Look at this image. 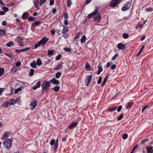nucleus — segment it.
<instances>
[{
  "instance_id": "24",
  "label": "nucleus",
  "mask_w": 153,
  "mask_h": 153,
  "mask_svg": "<svg viewBox=\"0 0 153 153\" xmlns=\"http://www.w3.org/2000/svg\"><path fill=\"white\" fill-rule=\"evenodd\" d=\"M117 107H114L112 108H108L107 110L109 112H112L115 111L117 109Z\"/></svg>"
},
{
  "instance_id": "18",
  "label": "nucleus",
  "mask_w": 153,
  "mask_h": 153,
  "mask_svg": "<svg viewBox=\"0 0 153 153\" xmlns=\"http://www.w3.org/2000/svg\"><path fill=\"white\" fill-rule=\"evenodd\" d=\"M58 146V139H57L55 143L54 144V151H56Z\"/></svg>"
},
{
  "instance_id": "12",
  "label": "nucleus",
  "mask_w": 153,
  "mask_h": 153,
  "mask_svg": "<svg viewBox=\"0 0 153 153\" xmlns=\"http://www.w3.org/2000/svg\"><path fill=\"white\" fill-rule=\"evenodd\" d=\"M126 46L122 43H119L118 44L117 48L119 50H122L125 48Z\"/></svg>"
},
{
  "instance_id": "48",
  "label": "nucleus",
  "mask_w": 153,
  "mask_h": 153,
  "mask_svg": "<svg viewBox=\"0 0 153 153\" xmlns=\"http://www.w3.org/2000/svg\"><path fill=\"white\" fill-rule=\"evenodd\" d=\"M63 50L69 52V53L71 52V50L68 47L64 48Z\"/></svg>"
},
{
  "instance_id": "7",
  "label": "nucleus",
  "mask_w": 153,
  "mask_h": 153,
  "mask_svg": "<svg viewBox=\"0 0 153 153\" xmlns=\"http://www.w3.org/2000/svg\"><path fill=\"white\" fill-rule=\"evenodd\" d=\"M37 105V102L35 100L31 101L30 104V108L31 110H33Z\"/></svg>"
},
{
  "instance_id": "29",
  "label": "nucleus",
  "mask_w": 153,
  "mask_h": 153,
  "mask_svg": "<svg viewBox=\"0 0 153 153\" xmlns=\"http://www.w3.org/2000/svg\"><path fill=\"white\" fill-rule=\"evenodd\" d=\"M133 102H128L127 103V104L126 105V108L127 109H128L131 106L133 105Z\"/></svg>"
},
{
  "instance_id": "47",
  "label": "nucleus",
  "mask_w": 153,
  "mask_h": 153,
  "mask_svg": "<svg viewBox=\"0 0 153 153\" xmlns=\"http://www.w3.org/2000/svg\"><path fill=\"white\" fill-rule=\"evenodd\" d=\"M128 135L127 134H124L122 136L123 138L124 139H126L128 137Z\"/></svg>"
},
{
  "instance_id": "52",
  "label": "nucleus",
  "mask_w": 153,
  "mask_h": 153,
  "mask_svg": "<svg viewBox=\"0 0 153 153\" xmlns=\"http://www.w3.org/2000/svg\"><path fill=\"white\" fill-rule=\"evenodd\" d=\"M36 86L38 88H39L41 86V83L39 81H38L36 83Z\"/></svg>"
},
{
  "instance_id": "19",
  "label": "nucleus",
  "mask_w": 153,
  "mask_h": 153,
  "mask_svg": "<svg viewBox=\"0 0 153 153\" xmlns=\"http://www.w3.org/2000/svg\"><path fill=\"white\" fill-rule=\"evenodd\" d=\"M29 14L28 13L26 12H25L24 13L22 16V18L23 19H25L26 18H27Z\"/></svg>"
},
{
  "instance_id": "56",
  "label": "nucleus",
  "mask_w": 153,
  "mask_h": 153,
  "mask_svg": "<svg viewBox=\"0 0 153 153\" xmlns=\"http://www.w3.org/2000/svg\"><path fill=\"white\" fill-rule=\"evenodd\" d=\"M116 68V65L115 64L113 65L111 67V70H114Z\"/></svg>"
},
{
  "instance_id": "20",
  "label": "nucleus",
  "mask_w": 153,
  "mask_h": 153,
  "mask_svg": "<svg viewBox=\"0 0 153 153\" xmlns=\"http://www.w3.org/2000/svg\"><path fill=\"white\" fill-rule=\"evenodd\" d=\"M6 34V32L4 30L0 29V36H3Z\"/></svg>"
},
{
  "instance_id": "33",
  "label": "nucleus",
  "mask_w": 153,
  "mask_h": 153,
  "mask_svg": "<svg viewBox=\"0 0 153 153\" xmlns=\"http://www.w3.org/2000/svg\"><path fill=\"white\" fill-rule=\"evenodd\" d=\"M86 39V36L85 35H83L82 36L81 39V43H83L84 42Z\"/></svg>"
},
{
  "instance_id": "43",
  "label": "nucleus",
  "mask_w": 153,
  "mask_h": 153,
  "mask_svg": "<svg viewBox=\"0 0 153 153\" xmlns=\"http://www.w3.org/2000/svg\"><path fill=\"white\" fill-rule=\"evenodd\" d=\"M35 20V18L33 17L30 16L29 17V18H28V20L29 21H32Z\"/></svg>"
},
{
  "instance_id": "49",
  "label": "nucleus",
  "mask_w": 153,
  "mask_h": 153,
  "mask_svg": "<svg viewBox=\"0 0 153 153\" xmlns=\"http://www.w3.org/2000/svg\"><path fill=\"white\" fill-rule=\"evenodd\" d=\"M5 88H0V95H2V92L5 91Z\"/></svg>"
},
{
  "instance_id": "6",
  "label": "nucleus",
  "mask_w": 153,
  "mask_h": 153,
  "mask_svg": "<svg viewBox=\"0 0 153 153\" xmlns=\"http://www.w3.org/2000/svg\"><path fill=\"white\" fill-rule=\"evenodd\" d=\"M92 79V75L87 76L85 79V84L86 86H88Z\"/></svg>"
},
{
  "instance_id": "21",
  "label": "nucleus",
  "mask_w": 153,
  "mask_h": 153,
  "mask_svg": "<svg viewBox=\"0 0 153 153\" xmlns=\"http://www.w3.org/2000/svg\"><path fill=\"white\" fill-rule=\"evenodd\" d=\"M41 24V22L39 21H36L32 24V26L36 27Z\"/></svg>"
},
{
  "instance_id": "30",
  "label": "nucleus",
  "mask_w": 153,
  "mask_h": 153,
  "mask_svg": "<svg viewBox=\"0 0 153 153\" xmlns=\"http://www.w3.org/2000/svg\"><path fill=\"white\" fill-rule=\"evenodd\" d=\"M60 87L58 86H55L53 88V89L55 91H57L59 90Z\"/></svg>"
},
{
  "instance_id": "16",
  "label": "nucleus",
  "mask_w": 153,
  "mask_h": 153,
  "mask_svg": "<svg viewBox=\"0 0 153 153\" xmlns=\"http://www.w3.org/2000/svg\"><path fill=\"white\" fill-rule=\"evenodd\" d=\"M119 57V54L118 53H116L113 56L112 58V60H115L116 59H118Z\"/></svg>"
},
{
  "instance_id": "50",
  "label": "nucleus",
  "mask_w": 153,
  "mask_h": 153,
  "mask_svg": "<svg viewBox=\"0 0 153 153\" xmlns=\"http://www.w3.org/2000/svg\"><path fill=\"white\" fill-rule=\"evenodd\" d=\"M41 45L40 43H39V42H38L34 46V48L35 49L37 48L38 47Z\"/></svg>"
},
{
  "instance_id": "4",
  "label": "nucleus",
  "mask_w": 153,
  "mask_h": 153,
  "mask_svg": "<svg viewBox=\"0 0 153 153\" xmlns=\"http://www.w3.org/2000/svg\"><path fill=\"white\" fill-rule=\"evenodd\" d=\"M121 1V0H112L110 5L111 7H115Z\"/></svg>"
},
{
  "instance_id": "2",
  "label": "nucleus",
  "mask_w": 153,
  "mask_h": 153,
  "mask_svg": "<svg viewBox=\"0 0 153 153\" xmlns=\"http://www.w3.org/2000/svg\"><path fill=\"white\" fill-rule=\"evenodd\" d=\"M12 141L9 139H8L7 140L4 142L3 144L4 146L7 149H10L12 146Z\"/></svg>"
},
{
  "instance_id": "31",
  "label": "nucleus",
  "mask_w": 153,
  "mask_h": 153,
  "mask_svg": "<svg viewBox=\"0 0 153 153\" xmlns=\"http://www.w3.org/2000/svg\"><path fill=\"white\" fill-rule=\"evenodd\" d=\"M38 1H35V0H34L33 1L34 6L36 8H37L38 7Z\"/></svg>"
},
{
  "instance_id": "64",
  "label": "nucleus",
  "mask_w": 153,
  "mask_h": 153,
  "mask_svg": "<svg viewBox=\"0 0 153 153\" xmlns=\"http://www.w3.org/2000/svg\"><path fill=\"white\" fill-rule=\"evenodd\" d=\"M51 32L52 35H54L55 32V30L53 29H52L51 31Z\"/></svg>"
},
{
  "instance_id": "17",
  "label": "nucleus",
  "mask_w": 153,
  "mask_h": 153,
  "mask_svg": "<svg viewBox=\"0 0 153 153\" xmlns=\"http://www.w3.org/2000/svg\"><path fill=\"white\" fill-rule=\"evenodd\" d=\"M108 76H109L108 75H107L105 76V78L103 81L102 83V84H101L102 86L103 87L105 85V83L107 81V80H108Z\"/></svg>"
},
{
  "instance_id": "45",
  "label": "nucleus",
  "mask_w": 153,
  "mask_h": 153,
  "mask_svg": "<svg viewBox=\"0 0 153 153\" xmlns=\"http://www.w3.org/2000/svg\"><path fill=\"white\" fill-rule=\"evenodd\" d=\"M123 117V114H121L117 118V120H121L122 118Z\"/></svg>"
},
{
  "instance_id": "3",
  "label": "nucleus",
  "mask_w": 153,
  "mask_h": 153,
  "mask_svg": "<svg viewBox=\"0 0 153 153\" xmlns=\"http://www.w3.org/2000/svg\"><path fill=\"white\" fill-rule=\"evenodd\" d=\"M8 101L10 103V104H9L10 106L15 104L17 103L19 105L20 102V99L18 98L11 99Z\"/></svg>"
},
{
  "instance_id": "27",
  "label": "nucleus",
  "mask_w": 153,
  "mask_h": 153,
  "mask_svg": "<svg viewBox=\"0 0 153 153\" xmlns=\"http://www.w3.org/2000/svg\"><path fill=\"white\" fill-rule=\"evenodd\" d=\"M36 64L38 66H39L42 65V62L39 58L37 59L36 62Z\"/></svg>"
},
{
  "instance_id": "51",
  "label": "nucleus",
  "mask_w": 153,
  "mask_h": 153,
  "mask_svg": "<svg viewBox=\"0 0 153 153\" xmlns=\"http://www.w3.org/2000/svg\"><path fill=\"white\" fill-rule=\"evenodd\" d=\"M62 57V56L60 54H59L57 55L55 58V59L57 60H59Z\"/></svg>"
},
{
  "instance_id": "26",
  "label": "nucleus",
  "mask_w": 153,
  "mask_h": 153,
  "mask_svg": "<svg viewBox=\"0 0 153 153\" xmlns=\"http://www.w3.org/2000/svg\"><path fill=\"white\" fill-rule=\"evenodd\" d=\"M20 37L19 36H18L17 38H16V41L19 44L21 45L22 43V41L23 40L20 39H19Z\"/></svg>"
},
{
  "instance_id": "60",
  "label": "nucleus",
  "mask_w": 153,
  "mask_h": 153,
  "mask_svg": "<svg viewBox=\"0 0 153 153\" xmlns=\"http://www.w3.org/2000/svg\"><path fill=\"white\" fill-rule=\"evenodd\" d=\"M3 10L4 12H6L8 11V8L7 7H4L3 8Z\"/></svg>"
},
{
  "instance_id": "57",
  "label": "nucleus",
  "mask_w": 153,
  "mask_h": 153,
  "mask_svg": "<svg viewBox=\"0 0 153 153\" xmlns=\"http://www.w3.org/2000/svg\"><path fill=\"white\" fill-rule=\"evenodd\" d=\"M102 78L101 77H100L99 79H98V80L97 81V83L98 84H100L102 82Z\"/></svg>"
},
{
  "instance_id": "28",
  "label": "nucleus",
  "mask_w": 153,
  "mask_h": 153,
  "mask_svg": "<svg viewBox=\"0 0 153 153\" xmlns=\"http://www.w3.org/2000/svg\"><path fill=\"white\" fill-rule=\"evenodd\" d=\"M4 69L2 68H0V76H2L4 74Z\"/></svg>"
},
{
  "instance_id": "9",
  "label": "nucleus",
  "mask_w": 153,
  "mask_h": 153,
  "mask_svg": "<svg viewBox=\"0 0 153 153\" xmlns=\"http://www.w3.org/2000/svg\"><path fill=\"white\" fill-rule=\"evenodd\" d=\"M77 123L74 122L71 123L68 126V127L70 129H72L73 128L76 127L77 125Z\"/></svg>"
},
{
  "instance_id": "63",
  "label": "nucleus",
  "mask_w": 153,
  "mask_h": 153,
  "mask_svg": "<svg viewBox=\"0 0 153 153\" xmlns=\"http://www.w3.org/2000/svg\"><path fill=\"white\" fill-rule=\"evenodd\" d=\"M145 45H143L142 46L141 48L140 49L139 51L141 52H142V51L143 50V49L145 48Z\"/></svg>"
},
{
  "instance_id": "15",
  "label": "nucleus",
  "mask_w": 153,
  "mask_h": 153,
  "mask_svg": "<svg viewBox=\"0 0 153 153\" xmlns=\"http://www.w3.org/2000/svg\"><path fill=\"white\" fill-rule=\"evenodd\" d=\"M8 133L7 132H5L2 136V137L1 138V140H5L7 139L8 137Z\"/></svg>"
},
{
  "instance_id": "1",
  "label": "nucleus",
  "mask_w": 153,
  "mask_h": 153,
  "mask_svg": "<svg viewBox=\"0 0 153 153\" xmlns=\"http://www.w3.org/2000/svg\"><path fill=\"white\" fill-rule=\"evenodd\" d=\"M98 8L96 7L94 11L89 14L87 16V18L90 19L91 17H93L94 21L97 22H99L101 20V17L100 14L98 13Z\"/></svg>"
},
{
  "instance_id": "37",
  "label": "nucleus",
  "mask_w": 153,
  "mask_h": 153,
  "mask_svg": "<svg viewBox=\"0 0 153 153\" xmlns=\"http://www.w3.org/2000/svg\"><path fill=\"white\" fill-rule=\"evenodd\" d=\"M85 68L86 69H88V70H90L91 69V68L88 63H86Z\"/></svg>"
},
{
  "instance_id": "46",
  "label": "nucleus",
  "mask_w": 153,
  "mask_h": 153,
  "mask_svg": "<svg viewBox=\"0 0 153 153\" xmlns=\"http://www.w3.org/2000/svg\"><path fill=\"white\" fill-rule=\"evenodd\" d=\"M56 67L58 70H60L62 68V65L61 64H59L56 66Z\"/></svg>"
},
{
  "instance_id": "11",
  "label": "nucleus",
  "mask_w": 153,
  "mask_h": 153,
  "mask_svg": "<svg viewBox=\"0 0 153 153\" xmlns=\"http://www.w3.org/2000/svg\"><path fill=\"white\" fill-rule=\"evenodd\" d=\"M50 81L53 84L56 85H59L60 83L59 81L55 78L51 79Z\"/></svg>"
},
{
  "instance_id": "59",
  "label": "nucleus",
  "mask_w": 153,
  "mask_h": 153,
  "mask_svg": "<svg viewBox=\"0 0 153 153\" xmlns=\"http://www.w3.org/2000/svg\"><path fill=\"white\" fill-rule=\"evenodd\" d=\"M149 106V105H146L144 106L143 107L142 110V112H143L144 110Z\"/></svg>"
},
{
  "instance_id": "22",
  "label": "nucleus",
  "mask_w": 153,
  "mask_h": 153,
  "mask_svg": "<svg viewBox=\"0 0 153 153\" xmlns=\"http://www.w3.org/2000/svg\"><path fill=\"white\" fill-rule=\"evenodd\" d=\"M30 66L32 68H36V65L35 61H34L33 62L31 63Z\"/></svg>"
},
{
  "instance_id": "54",
  "label": "nucleus",
  "mask_w": 153,
  "mask_h": 153,
  "mask_svg": "<svg viewBox=\"0 0 153 153\" xmlns=\"http://www.w3.org/2000/svg\"><path fill=\"white\" fill-rule=\"evenodd\" d=\"M54 2V0H50L49 1V4L50 6L53 5Z\"/></svg>"
},
{
  "instance_id": "5",
  "label": "nucleus",
  "mask_w": 153,
  "mask_h": 153,
  "mask_svg": "<svg viewBox=\"0 0 153 153\" xmlns=\"http://www.w3.org/2000/svg\"><path fill=\"white\" fill-rule=\"evenodd\" d=\"M51 85V83L49 81H44L42 85V88L43 90L47 89V88Z\"/></svg>"
},
{
  "instance_id": "36",
  "label": "nucleus",
  "mask_w": 153,
  "mask_h": 153,
  "mask_svg": "<svg viewBox=\"0 0 153 153\" xmlns=\"http://www.w3.org/2000/svg\"><path fill=\"white\" fill-rule=\"evenodd\" d=\"M54 50H48V55L50 56L51 55H53L54 52Z\"/></svg>"
},
{
  "instance_id": "14",
  "label": "nucleus",
  "mask_w": 153,
  "mask_h": 153,
  "mask_svg": "<svg viewBox=\"0 0 153 153\" xmlns=\"http://www.w3.org/2000/svg\"><path fill=\"white\" fill-rule=\"evenodd\" d=\"M98 71L97 72V74L98 75H99L100 73L102 72L103 70V68L101 65H98Z\"/></svg>"
},
{
  "instance_id": "38",
  "label": "nucleus",
  "mask_w": 153,
  "mask_h": 153,
  "mask_svg": "<svg viewBox=\"0 0 153 153\" xmlns=\"http://www.w3.org/2000/svg\"><path fill=\"white\" fill-rule=\"evenodd\" d=\"M17 71L16 68L15 67H14L11 69L10 73H16Z\"/></svg>"
},
{
  "instance_id": "35",
  "label": "nucleus",
  "mask_w": 153,
  "mask_h": 153,
  "mask_svg": "<svg viewBox=\"0 0 153 153\" xmlns=\"http://www.w3.org/2000/svg\"><path fill=\"white\" fill-rule=\"evenodd\" d=\"M63 16L64 17V18L65 19H67L68 17L69 16L68 15V13L65 12L63 13Z\"/></svg>"
},
{
  "instance_id": "25",
  "label": "nucleus",
  "mask_w": 153,
  "mask_h": 153,
  "mask_svg": "<svg viewBox=\"0 0 153 153\" xmlns=\"http://www.w3.org/2000/svg\"><path fill=\"white\" fill-rule=\"evenodd\" d=\"M153 147L152 146H150L146 148V149L148 153H150L151 152V150L152 149Z\"/></svg>"
},
{
  "instance_id": "41",
  "label": "nucleus",
  "mask_w": 153,
  "mask_h": 153,
  "mask_svg": "<svg viewBox=\"0 0 153 153\" xmlns=\"http://www.w3.org/2000/svg\"><path fill=\"white\" fill-rule=\"evenodd\" d=\"M34 72V70L33 69H31L30 70V71L29 73V76H33Z\"/></svg>"
},
{
  "instance_id": "53",
  "label": "nucleus",
  "mask_w": 153,
  "mask_h": 153,
  "mask_svg": "<svg viewBox=\"0 0 153 153\" xmlns=\"http://www.w3.org/2000/svg\"><path fill=\"white\" fill-rule=\"evenodd\" d=\"M64 24L65 25H68V21L67 19H65L64 21Z\"/></svg>"
},
{
  "instance_id": "42",
  "label": "nucleus",
  "mask_w": 153,
  "mask_h": 153,
  "mask_svg": "<svg viewBox=\"0 0 153 153\" xmlns=\"http://www.w3.org/2000/svg\"><path fill=\"white\" fill-rule=\"evenodd\" d=\"M56 142L54 139H52L50 142V144L51 146H52Z\"/></svg>"
},
{
  "instance_id": "8",
  "label": "nucleus",
  "mask_w": 153,
  "mask_h": 153,
  "mask_svg": "<svg viewBox=\"0 0 153 153\" xmlns=\"http://www.w3.org/2000/svg\"><path fill=\"white\" fill-rule=\"evenodd\" d=\"M49 39L46 38L45 37L43 38L41 40L39 41V43L42 45H45L46 42Z\"/></svg>"
},
{
  "instance_id": "10",
  "label": "nucleus",
  "mask_w": 153,
  "mask_h": 153,
  "mask_svg": "<svg viewBox=\"0 0 153 153\" xmlns=\"http://www.w3.org/2000/svg\"><path fill=\"white\" fill-rule=\"evenodd\" d=\"M130 6V4L129 2H127L125 4V6L122 8V10L123 11H125L127 10Z\"/></svg>"
},
{
  "instance_id": "44",
  "label": "nucleus",
  "mask_w": 153,
  "mask_h": 153,
  "mask_svg": "<svg viewBox=\"0 0 153 153\" xmlns=\"http://www.w3.org/2000/svg\"><path fill=\"white\" fill-rule=\"evenodd\" d=\"M61 75V73L60 72H58L56 74L55 76L56 78H59Z\"/></svg>"
},
{
  "instance_id": "32",
  "label": "nucleus",
  "mask_w": 153,
  "mask_h": 153,
  "mask_svg": "<svg viewBox=\"0 0 153 153\" xmlns=\"http://www.w3.org/2000/svg\"><path fill=\"white\" fill-rule=\"evenodd\" d=\"M123 38L127 39L129 37V35L128 33H124L123 34Z\"/></svg>"
},
{
  "instance_id": "34",
  "label": "nucleus",
  "mask_w": 153,
  "mask_h": 153,
  "mask_svg": "<svg viewBox=\"0 0 153 153\" xmlns=\"http://www.w3.org/2000/svg\"><path fill=\"white\" fill-rule=\"evenodd\" d=\"M6 45L7 47H10V46L14 45V43L12 42H10L7 43Z\"/></svg>"
},
{
  "instance_id": "40",
  "label": "nucleus",
  "mask_w": 153,
  "mask_h": 153,
  "mask_svg": "<svg viewBox=\"0 0 153 153\" xmlns=\"http://www.w3.org/2000/svg\"><path fill=\"white\" fill-rule=\"evenodd\" d=\"M46 1L47 0H40L39 3V5L42 6V4L45 3Z\"/></svg>"
},
{
  "instance_id": "39",
  "label": "nucleus",
  "mask_w": 153,
  "mask_h": 153,
  "mask_svg": "<svg viewBox=\"0 0 153 153\" xmlns=\"http://www.w3.org/2000/svg\"><path fill=\"white\" fill-rule=\"evenodd\" d=\"M72 4V1L70 0H67V5L68 7H70Z\"/></svg>"
},
{
  "instance_id": "58",
  "label": "nucleus",
  "mask_w": 153,
  "mask_h": 153,
  "mask_svg": "<svg viewBox=\"0 0 153 153\" xmlns=\"http://www.w3.org/2000/svg\"><path fill=\"white\" fill-rule=\"evenodd\" d=\"M1 25L3 26H5L7 25V22L5 21H3Z\"/></svg>"
},
{
  "instance_id": "62",
  "label": "nucleus",
  "mask_w": 153,
  "mask_h": 153,
  "mask_svg": "<svg viewBox=\"0 0 153 153\" xmlns=\"http://www.w3.org/2000/svg\"><path fill=\"white\" fill-rule=\"evenodd\" d=\"M21 62L19 61H18L16 63V65L17 67H19L21 65Z\"/></svg>"
},
{
  "instance_id": "23",
  "label": "nucleus",
  "mask_w": 153,
  "mask_h": 153,
  "mask_svg": "<svg viewBox=\"0 0 153 153\" xmlns=\"http://www.w3.org/2000/svg\"><path fill=\"white\" fill-rule=\"evenodd\" d=\"M10 104V103L7 100L3 104V106L4 108H7L8 106H10L9 104Z\"/></svg>"
},
{
  "instance_id": "55",
  "label": "nucleus",
  "mask_w": 153,
  "mask_h": 153,
  "mask_svg": "<svg viewBox=\"0 0 153 153\" xmlns=\"http://www.w3.org/2000/svg\"><path fill=\"white\" fill-rule=\"evenodd\" d=\"M22 90V89L21 88H17L15 91V94H16L18 93L19 91H21Z\"/></svg>"
},
{
  "instance_id": "61",
  "label": "nucleus",
  "mask_w": 153,
  "mask_h": 153,
  "mask_svg": "<svg viewBox=\"0 0 153 153\" xmlns=\"http://www.w3.org/2000/svg\"><path fill=\"white\" fill-rule=\"evenodd\" d=\"M79 33H78L75 36V37L74 38V39H75V40L77 39L78 38L79 36Z\"/></svg>"
},
{
  "instance_id": "13",
  "label": "nucleus",
  "mask_w": 153,
  "mask_h": 153,
  "mask_svg": "<svg viewBox=\"0 0 153 153\" xmlns=\"http://www.w3.org/2000/svg\"><path fill=\"white\" fill-rule=\"evenodd\" d=\"M63 28L62 29V34H65L68 32V27L64 25H63Z\"/></svg>"
}]
</instances>
